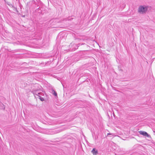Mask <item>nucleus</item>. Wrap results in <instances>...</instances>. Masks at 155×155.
Masks as SVG:
<instances>
[{
	"mask_svg": "<svg viewBox=\"0 0 155 155\" xmlns=\"http://www.w3.org/2000/svg\"><path fill=\"white\" fill-rule=\"evenodd\" d=\"M139 133L140 134L144 136L147 137H150V135L148 134L146 132L142 131H139Z\"/></svg>",
	"mask_w": 155,
	"mask_h": 155,
	"instance_id": "nucleus-3",
	"label": "nucleus"
},
{
	"mask_svg": "<svg viewBox=\"0 0 155 155\" xmlns=\"http://www.w3.org/2000/svg\"><path fill=\"white\" fill-rule=\"evenodd\" d=\"M111 134L110 133H108L107 134V135H111Z\"/></svg>",
	"mask_w": 155,
	"mask_h": 155,
	"instance_id": "nucleus-8",
	"label": "nucleus"
},
{
	"mask_svg": "<svg viewBox=\"0 0 155 155\" xmlns=\"http://www.w3.org/2000/svg\"><path fill=\"white\" fill-rule=\"evenodd\" d=\"M91 152L94 155H97L98 154V150H96L95 148H94L93 149Z\"/></svg>",
	"mask_w": 155,
	"mask_h": 155,
	"instance_id": "nucleus-4",
	"label": "nucleus"
},
{
	"mask_svg": "<svg viewBox=\"0 0 155 155\" xmlns=\"http://www.w3.org/2000/svg\"><path fill=\"white\" fill-rule=\"evenodd\" d=\"M120 70L121 71H123V70L122 69H120Z\"/></svg>",
	"mask_w": 155,
	"mask_h": 155,
	"instance_id": "nucleus-9",
	"label": "nucleus"
},
{
	"mask_svg": "<svg viewBox=\"0 0 155 155\" xmlns=\"http://www.w3.org/2000/svg\"><path fill=\"white\" fill-rule=\"evenodd\" d=\"M74 16H72L71 17H69L68 18V20H71L73 19L74 18Z\"/></svg>",
	"mask_w": 155,
	"mask_h": 155,
	"instance_id": "nucleus-7",
	"label": "nucleus"
},
{
	"mask_svg": "<svg viewBox=\"0 0 155 155\" xmlns=\"http://www.w3.org/2000/svg\"><path fill=\"white\" fill-rule=\"evenodd\" d=\"M147 10V7L145 6H140L138 8V12L139 13H145Z\"/></svg>",
	"mask_w": 155,
	"mask_h": 155,
	"instance_id": "nucleus-1",
	"label": "nucleus"
},
{
	"mask_svg": "<svg viewBox=\"0 0 155 155\" xmlns=\"http://www.w3.org/2000/svg\"><path fill=\"white\" fill-rule=\"evenodd\" d=\"M84 44V43H82L81 44H78L77 45L76 44H73V45H72V43H71V45H69V46L70 47H71L72 48H70V49L71 51H74L75 50L77 49L78 48V47L80 45H83Z\"/></svg>",
	"mask_w": 155,
	"mask_h": 155,
	"instance_id": "nucleus-2",
	"label": "nucleus"
},
{
	"mask_svg": "<svg viewBox=\"0 0 155 155\" xmlns=\"http://www.w3.org/2000/svg\"><path fill=\"white\" fill-rule=\"evenodd\" d=\"M52 94L55 96H57V94L56 92L53 89L51 90Z\"/></svg>",
	"mask_w": 155,
	"mask_h": 155,
	"instance_id": "nucleus-6",
	"label": "nucleus"
},
{
	"mask_svg": "<svg viewBox=\"0 0 155 155\" xmlns=\"http://www.w3.org/2000/svg\"><path fill=\"white\" fill-rule=\"evenodd\" d=\"M41 93H38V94H36L38 96V97H39V98L40 99V100L41 101H44V98L43 97H41V96H40L38 95L39 94H40Z\"/></svg>",
	"mask_w": 155,
	"mask_h": 155,
	"instance_id": "nucleus-5",
	"label": "nucleus"
}]
</instances>
